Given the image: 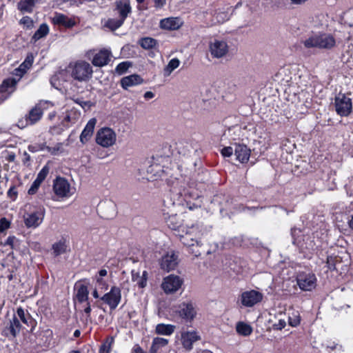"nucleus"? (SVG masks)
<instances>
[{
	"label": "nucleus",
	"mask_w": 353,
	"mask_h": 353,
	"mask_svg": "<svg viewBox=\"0 0 353 353\" xmlns=\"http://www.w3.org/2000/svg\"><path fill=\"white\" fill-rule=\"evenodd\" d=\"M303 43L306 48L331 50L335 47L336 41L332 34L321 32L312 34Z\"/></svg>",
	"instance_id": "f257e3e1"
},
{
	"label": "nucleus",
	"mask_w": 353,
	"mask_h": 353,
	"mask_svg": "<svg viewBox=\"0 0 353 353\" xmlns=\"http://www.w3.org/2000/svg\"><path fill=\"white\" fill-rule=\"evenodd\" d=\"M53 106L54 103L50 101H40L26 114L24 118L18 121V127L22 129L28 125H34L41 120L43 112Z\"/></svg>",
	"instance_id": "f03ea898"
},
{
	"label": "nucleus",
	"mask_w": 353,
	"mask_h": 353,
	"mask_svg": "<svg viewBox=\"0 0 353 353\" xmlns=\"http://www.w3.org/2000/svg\"><path fill=\"white\" fill-rule=\"evenodd\" d=\"M66 71L73 79L79 82H87L92 76L93 70L91 65L85 61L70 63Z\"/></svg>",
	"instance_id": "7ed1b4c3"
},
{
	"label": "nucleus",
	"mask_w": 353,
	"mask_h": 353,
	"mask_svg": "<svg viewBox=\"0 0 353 353\" xmlns=\"http://www.w3.org/2000/svg\"><path fill=\"white\" fill-rule=\"evenodd\" d=\"M182 233L179 234L181 242L185 246L191 247L195 245H201V237L203 234L202 229L199 225L188 227L185 230L182 229Z\"/></svg>",
	"instance_id": "20e7f679"
},
{
	"label": "nucleus",
	"mask_w": 353,
	"mask_h": 353,
	"mask_svg": "<svg viewBox=\"0 0 353 353\" xmlns=\"http://www.w3.org/2000/svg\"><path fill=\"white\" fill-rule=\"evenodd\" d=\"M46 210L43 207L36 208L34 210L27 212L23 216L24 224L28 228H37L43 221Z\"/></svg>",
	"instance_id": "39448f33"
},
{
	"label": "nucleus",
	"mask_w": 353,
	"mask_h": 353,
	"mask_svg": "<svg viewBox=\"0 0 353 353\" xmlns=\"http://www.w3.org/2000/svg\"><path fill=\"white\" fill-rule=\"evenodd\" d=\"M208 50L212 58L224 57L229 51V46L224 39L212 38L208 43Z\"/></svg>",
	"instance_id": "423d86ee"
},
{
	"label": "nucleus",
	"mask_w": 353,
	"mask_h": 353,
	"mask_svg": "<svg viewBox=\"0 0 353 353\" xmlns=\"http://www.w3.org/2000/svg\"><path fill=\"white\" fill-rule=\"evenodd\" d=\"M183 284V278L171 274L163 278L161 288L166 294H172L179 291Z\"/></svg>",
	"instance_id": "0eeeda50"
},
{
	"label": "nucleus",
	"mask_w": 353,
	"mask_h": 353,
	"mask_svg": "<svg viewBox=\"0 0 353 353\" xmlns=\"http://www.w3.org/2000/svg\"><path fill=\"white\" fill-rule=\"evenodd\" d=\"M95 139L98 145L103 148H109L116 143L117 134L112 129L103 128L97 131Z\"/></svg>",
	"instance_id": "6e6552de"
},
{
	"label": "nucleus",
	"mask_w": 353,
	"mask_h": 353,
	"mask_svg": "<svg viewBox=\"0 0 353 353\" xmlns=\"http://www.w3.org/2000/svg\"><path fill=\"white\" fill-rule=\"evenodd\" d=\"M336 112L341 117H347L352 110V99L345 94L339 93L334 99Z\"/></svg>",
	"instance_id": "1a4fd4ad"
},
{
	"label": "nucleus",
	"mask_w": 353,
	"mask_h": 353,
	"mask_svg": "<svg viewBox=\"0 0 353 353\" xmlns=\"http://www.w3.org/2000/svg\"><path fill=\"white\" fill-rule=\"evenodd\" d=\"M296 283L303 291H312L316 286V277L312 272H300L296 276Z\"/></svg>",
	"instance_id": "9d476101"
},
{
	"label": "nucleus",
	"mask_w": 353,
	"mask_h": 353,
	"mask_svg": "<svg viewBox=\"0 0 353 353\" xmlns=\"http://www.w3.org/2000/svg\"><path fill=\"white\" fill-rule=\"evenodd\" d=\"M101 300L107 304L111 310H115L121 301V291L120 288L114 285L110 292L101 297Z\"/></svg>",
	"instance_id": "9b49d317"
},
{
	"label": "nucleus",
	"mask_w": 353,
	"mask_h": 353,
	"mask_svg": "<svg viewBox=\"0 0 353 353\" xmlns=\"http://www.w3.org/2000/svg\"><path fill=\"white\" fill-rule=\"evenodd\" d=\"M21 329V325L19 320L16 315H13L12 319L5 324L1 335L12 341L19 334Z\"/></svg>",
	"instance_id": "f8f14e48"
},
{
	"label": "nucleus",
	"mask_w": 353,
	"mask_h": 353,
	"mask_svg": "<svg viewBox=\"0 0 353 353\" xmlns=\"http://www.w3.org/2000/svg\"><path fill=\"white\" fill-rule=\"evenodd\" d=\"M70 184L63 177L58 176L53 181V192L59 198L70 197Z\"/></svg>",
	"instance_id": "ddd939ff"
},
{
	"label": "nucleus",
	"mask_w": 353,
	"mask_h": 353,
	"mask_svg": "<svg viewBox=\"0 0 353 353\" xmlns=\"http://www.w3.org/2000/svg\"><path fill=\"white\" fill-rule=\"evenodd\" d=\"M178 263V255L174 251L168 252L159 261L161 268L167 272L174 270Z\"/></svg>",
	"instance_id": "4468645a"
},
{
	"label": "nucleus",
	"mask_w": 353,
	"mask_h": 353,
	"mask_svg": "<svg viewBox=\"0 0 353 353\" xmlns=\"http://www.w3.org/2000/svg\"><path fill=\"white\" fill-rule=\"evenodd\" d=\"M263 294L256 290H252L243 292L241 295V303L245 307H252L261 301Z\"/></svg>",
	"instance_id": "2eb2a0df"
},
{
	"label": "nucleus",
	"mask_w": 353,
	"mask_h": 353,
	"mask_svg": "<svg viewBox=\"0 0 353 353\" xmlns=\"http://www.w3.org/2000/svg\"><path fill=\"white\" fill-rule=\"evenodd\" d=\"M179 195L181 199H179V204H183V202L185 201L190 210L197 206L194 203L193 206L190 205L192 200H195L200 197V194L196 190L192 189L191 188L183 189L182 192H179Z\"/></svg>",
	"instance_id": "dca6fc26"
},
{
	"label": "nucleus",
	"mask_w": 353,
	"mask_h": 353,
	"mask_svg": "<svg viewBox=\"0 0 353 353\" xmlns=\"http://www.w3.org/2000/svg\"><path fill=\"white\" fill-rule=\"evenodd\" d=\"M175 311L183 319L192 320L196 315V310L190 302H183L175 306Z\"/></svg>",
	"instance_id": "f3484780"
},
{
	"label": "nucleus",
	"mask_w": 353,
	"mask_h": 353,
	"mask_svg": "<svg viewBox=\"0 0 353 353\" xmlns=\"http://www.w3.org/2000/svg\"><path fill=\"white\" fill-rule=\"evenodd\" d=\"M114 11L119 14V17L123 21L132 12V8L129 0H119L115 2Z\"/></svg>",
	"instance_id": "a211bd4d"
},
{
	"label": "nucleus",
	"mask_w": 353,
	"mask_h": 353,
	"mask_svg": "<svg viewBox=\"0 0 353 353\" xmlns=\"http://www.w3.org/2000/svg\"><path fill=\"white\" fill-rule=\"evenodd\" d=\"M200 339V336L195 331H187L181 333V343L185 349L190 350L193 343Z\"/></svg>",
	"instance_id": "6ab92c4d"
},
{
	"label": "nucleus",
	"mask_w": 353,
	"mask_h": 353,
	"mask_svg": "<svg viewBox=\"0 0 353 353\" xmlns=\"http://www.w3.org/2000/svg\"><path fill=\"white\" fill-rule=\"evenodd\" d=\"M160 27L164 30H178L183 25V21L179 17H168L160 21Z\"/></svg>",
	"instance_id": "aec40b11"
},
{
	"label": "nucleus",
	"mask_w": 353,
	"mask_h": 353,
	"mask_svg": "<svg viewBox=\"0 0 353 353\" xmlns=\"http://www.w3.org/2000/svg\"><path fill=\"white\" fill-rule=\"evenodd\" d=\"M251 150L245 145H235L234 154L236 159L241 163L248 162L250 157Z\"/></svg>",
	"instance_id": "412c9836"
},
{
	"label": "nucleus",
	"mask_w": 353,
	"mask_h": 353,
	"mask_svg": "<svg viewBox=\"0 0 353 353\" xmlns=\"http://www.w3.org/2000/svg\"><path fill=\"white\" fill-rule=\"evenodd\" d=\"M96 123L97 119L95 118L88 121L80 135V141L82 144H85L92 137Z\"/></svg>",
	"instance_id": "4be33fe9"
},
{
	"label": "nucleus",
	"mask_w": 353,
	"mask_h": 353,
	"mask_svg": "<svg viewBox=\"0 0 353 353\" xmlns=\"http://www.w3.org/2000/svg\"><path fill=\"white\" fill-rule=\"evenodd\" d=\"M110 56L111 52L110 50H101L94 56L92 63L95 66L102 67L108 63Z\"/></svg>",
	"instance_id": "5701e85b"
},
{
	"label": "nucleus",
	"mask_w": 353,
	"mask_h": 353,
	"mask_svg": "<svg viewBox=\"0 0 353 353\" xmlns=\"http://www.w3.org/2000/svg\"><path fill=\"white\" fill-rule=\"evenodd\" d=\"M46 0H20L17 8L22 13H31L35 6L43 3Z\"/></svg>",
	"instance_id": "b1692460"
},
{
	"label": "nucleus",
	"mask_w": 353,
	"mask_h": 353,
	"mask_svg": "<svg viewBox=\"0 0 353 353\" xmlns=\"http://www.w3.org/2000/svg\"><path fill=\"white\" fill-rule=\"evenodd\" d=\"M163 216L168 226L172 230H177L181 228L182 220L177 214L164 211Z\"/></svg>",
	"instance_id": "393cba45"
},
{
	"label": "nucleus",
	"mask_w": 353,
	"mask_h": 353,
	"mask_svg": "<svg viewBox=\"0 0 353 353\" xmlns=\"http://www.w3.org/2000/svg\"><path fill=\"white\" fill-rule=\"evenodd\" d=\"M143 82V79L140 75L134 74L123 77L121 80V85L123 89L128 90V88L140 85Z\"/></svg>",
	"instance_id": "a878e982"
},
{
	"label": "nucleus",
	"mask_w": 353,
	"mask_h": 353,
	"mask_svg": "<svg viewBox=\"0 0 353 353\" xmlns=\"http://www.w3.org/2000/svg\"><path fill=\"white\" fill-rule=\"evenodd\" d=\"M81 112L73 108L65 113L63 119V125L68 128L70 125L75 123L80 118Z\"/></svg>",
	"instance_id": "bb28decb"
},
{
	"label": "nucleus",
	"mask_w": 353,
	"mask_h": 353,
	"mask_svg": "<svg viewBox=\"0 0 353 353\" xmlns=\"http://www.w3.org/2000/svg\"><path fill=\"white\" fill-rule=\"evenodd\" d=\"M76 298L80 303H83L88 301L89 292L86 285L81 281L75 284Z\"/></svg>",
	"instance_id": "cd10ccee"
},
{
	"label": "nucleus",
	"mask_w": 353,
	"mask_h": 353,
	"mask_svg": "<svg viewBox=\"0 0 353 353\" xmlns=\"http://www.w3.org/2000/svg\"><path fill=\"white\" fill-rule=\"evenodd\" d=\"M291 79V72L288 67L280 68L274 77V80L281 84L288 83Z\"/></svg>",
	"instance_id": "c85d7f7f"
},
{
	"label": "nucleus",
	"mask_w": 353,
	"mask_h": 353,
	"mask_svg": "<svg viewBox=\"0 0 353 353\" xmlns=\"http://www.w3.org/2000/svg\"><path fill=\"white\" fill-rule=\"evenodd\" d=\"M132 280L135 282L139 288H144L147 285L148 281V272L143 271L141 274L139 272L132 270Z\"/></svg>",
	"instance_id": "c756f323"
},
{
	"label": "nucleus",
	"mask_w": 353,
	"mask_h": 353,
	"mask_svg": "<svg viewBox=\"0 0 353 353\" xmlns=\"http://www.w3.org/2000/svg\"><path fill=\"white\" fill-rule=\"evenodd\" d=\"M18 81L19 79H16L14 78H8L3 80L2 83L0 85V94H10L14 92Z\"/></svg>",
	"instance_id": "7c9ffc66"
},
{
	"label": "nucleus",
	"mask_w": 353,
	"mask_h": 353,
	"mask_svg": "<svg viewBox=\"0 0 353 353\" xmlns=\"http://www.w3.org/2000/svg\"><path fill=\"white\" fill-rule=\"evenodd\" d=\"M175 329V326L171 324L159 323L156 326V332L158 334L170 336Z\"/></svg>",
	"instance_id": "2f4dec72"
},
{
	"label": "nucleus",
	"mask_w": 353,
	"mask_h": 353,
	"mask_svg": "<svg viewBox=\"0 0 353 353\" xmlns=\"http://www.w3.org/2000/svg\"><path fill=\"white\" fill-rule=\"evenodd\" d=\"M52 21L54 24L62 25L66 27H70L73 23L65 15L63 14L56 13L52 18Z\"/></svg>",
	"instance_id": "473e14b6"
},
{
	"label": "nucleus",
	"mask_w": 353,
	"mask_h": 353,
	"mask_svg": "<svg viewBox=\"0 0 353 353\" xmlns=\"http://www.w3.org/2000/svg\"><path fill=\"white\" fill-rule=\"evenodd\" d=\"M168 343V340L163 338L156 337L152 341L150 352V353H157L159 348L165 347Z\"/></svg>",
	"instance_id": "72a5a7b5"
},
{
	"label": "nucleus",
	"mask_w": 353,
	"mask_h": 353,
	"mask_svg": "<svg viewBox=\"0 0 353 353\" xmlns=\"http://www.w3.org/2000/svg\"><path fill=\"white\" fill-rule=\"evenodd\" d=\"M18 319L21 320L24 324L29 325L32 323V319L28 312H25L24 310L19 307L17 309V314H15Z\"/></svg>",
	"instance_id": "f704fd0d"
},
{
	"label": "nucleus",
	"mask_w": 353,
	"mask_h": 353,
	"mask_svg": "<svg viewBox=\"0 0 353 353\" xmlns=\"http://www.w3.org/2000/svg\"><path fill=\"white\" fill-rule=\"evenodd\" d=\"M236 330L238 334L244 336H249L252 332V327L243 322L237 323Z\"/></svg>",
	"instance_id": "c9c22d12"
},
{
	"label": "nucleus",
	"mask_w": 353,
	"mask_h": 353,
	"mask_svg": "<svg viewBox=\"0 0 353 353\" xmlns=\"http://www.w3.org/2000/svg\"><path fill=\"white\" fill-rule=\"evenodd\" d=\"M301 316L298 311L292 310L288 313V323L292 327H296L300 324Z\"/></svg>",
	"instance_id": "e433bc0d"
},
{
	"label": "nucleus",
	"mask_w": 353,
	"mask_h": 353,
	"mask_svg": "<svg viewBox=\"0 0 353 353\" xmlns=\"http://www.w3.org/2000/svg\"><path fill=\"white\" fill-rule=\"evenodd\" d=\"M49 32V28L46 23L41 24L39 29L35 32L32 36V39L35 41L46 37Z\"/></svg>",
	"instance_id": "4c0bfd02"
},
{
	"label": "nucleus",
	"mask_w": 353,
	"mask_h": 353,
	"mask_svg": "<svg viewBox=\"0 0 353 353\" xmlns=\"http://www.w3.org/2000/svg\"><path fill=\"white\" fill-rule=\"evenodd\" d=\"M125 21L121 19V18H115V19H109L105 22V27L108 28L111 30H115L120 28L124 23Z\"/></svg>",
	"instance_id": "58836bf2"
},
{
	"label": "nucleus",
	"mask_w": 353,
	"mask_h": 353,
	"mask_svg": "<svg viewBox=\"0 0 353 353\" xmlns=\"http://www.w3.org/2000/svg\"><path fill=\"white\" fill-rule=\"evenodd\" d=\"M179 64L180 61L177 58L172 59L164 68V75L169 76L173 70L179 66Z\"/></svg>",
	"instance_id": "ea45409f"
},
{
	"label": "nucleus",
	"mask_w": 353,
	"mask_h": 353,
	"mask_svg": "<svg viewBox=\"0 0 353 353\" xmlns=\"http://www.w3.org/2000/svg\"><path fill=\"white\" fill-rule=\"evenodd\" d=\"M67 245L64 241H59L52 245L53 253L55 256L61 255L66 252Z\"/></svg>",
	"instance_id": "a19ab883"
},
{
	"label": "nucleus",
	"mask_w": 353,
	"mask_h": 353,
	"mask_svg": "<svg viewBox=\"0 0 353 353\" xmlns=\"http://www.w3.org/2000/svg\"><path fill=\"white\" fill-rule=\"evenodd\" d=\"M141 46L146 50L152 49L157 45V41L151 37H144L139 41Z\"/></svg>",
	"instance_id": "79ce46f5"
},
{
	"label": "nucleus",
	"mask_w": 353,
	"mask_h": 353,
	"mask_svg": "<svg viewBox=\"0 0 353 353\" xmlns=\"http://www.w3.org/2000/svg\"><path fill=\"white\" fill-rule=\"evenodd\" d=\"M93 280L95 282V287L101 290H107L108 288V283L105 278L94 276Z\"/></svg>",
	"instance_id": "37998d69"
},
{
	"label": "nucleus",
	"mask_w": 353,
	"mask_h": 353,
	"mask_svg": "<svg viewBox=\"0 0 353 353\" xmlns=\"http://www.w3.org/2000/svg\"><path fill=\"white\" fill-rule=\"evenodd\" d=\"M148 172L153 173L154 176L161 177L164 171L159 165L152 164L148 168Z\"/></svg>",
	"instance_id": "c03bdc74"
},
{
	"label": "nucleus",
	"mask_w": 353,
	"mask_h": 353,
	"mask_svg": "<svg viewBox=\"0 0 353 353\" xmlns=\"http://www.w3.org/2000/svg\"><path fill=\"white\" fill-rule=\"evenodd\" d=\"M86 303L85 306L83 309V322L85 324H87L92 321L90 313L92 311L90 303L88 301H85Z\"/></svg>",
	"instance_id": "a18cd8bd"
},
{
	"label": "nucleus",
	"mask_w": 353,
	"mask_h": 353,
	"mask_svg": "<svg viewBox=\"0 0 353 353\" xmlns=\"http://www.w3.org/2000/svg\"><path fill=\"white\" fill-rule=\"evenodd\" d=\"M130 65L131 63L129 61L121 62L117 65L115 72L119 75L123 74L128 70Z\"/></svg>",
	"instance_id": "49530a36"
},
{
	"label": "nucleus",
	"mask_w": 353,
	"mask_h": 353,
	"mask_svg": "<svg viewBox=\"0 0 353 353\" xmlns=\"http://www.w3.org/2000/svg\"><path fill=\"white\" fill-rule=\"evenodd\" d=\"M113 343L114 339L112 337L108 339L100 347L99 353H110Z\"/></svg>",
	"instance_id": "de8ad7c7"
},
{
	"label": "nucleus",
	"mask_w": 353,
	"mask_h": 353,
	"mask_svg": "<svg viewBox=\"0 0 353 353\" xmlns=\"http://www.w3.org/2000/svg\"><path fill=\"white\" fill-rule=\"evenodd\" d=\"M48 173H49V168H48V166L45 165L38 173L37 176L35 180L39 182L40 183H41L46 178Z\"/></svg>",
	"instance_id": "09e8293b"
},
{
	"label": "nucleus",
	"mask_w": 353,
	"mask_h": 353,
	"mask_svg": "<svg viewBox=\"0 0 353 353\" xmlns=\"http://www.w3.org/2000/svg\"><path fill=\"white\" fill-rule=\"evenodd\" d=\"M215 18L219 23H223L230 19V14L227 12H218L215 14Z\"/></svg>",
	"instance_id": "8fccbe9b"
},
{
	"label": "nucleus",
	"mask_w": 353,
	"mask_h": 353,
	"mask_svg": "<svg viewBox=\"0 0 353 353\" xmlns=\"http://www.w3.org/2000/svg\"><path fill=\"white\" fill-rule=\"evenodd\" d=\"M46 144L44 143H35L30 145L28 148V150L31 152H37L46 150Z\"/></svg>",
	"instance_id": "3c124183"
},
{
	"label": "nucleus",
	"mask_w": 353,
	"mask_h": 353,
	"mask_svg": "<svg viewBox=\"0 0 353 353\" xmlns=\"http://www.w3.org/2000/svg\"><path fill=\"white\" fill-rule=\"evenodd\" d=\"M18 239L14 236H9L5 241L4 245H8L14 249L18 245Z\"/></svg>",
	"instance_id": "603ef678"
},
{
	"label": "nucleus",
	"mask_w": 353,
	"mask_h": 353,
	"mask_svg": "<svg viewBox=\"0 0 353 353\" xmlns=\"http://www.w3.org/2000/svg\"><path fill=\"white\" fill-rule=\"evenodd\" d=\"M62 149V143H58L54 147H46V150L51 154L56 155Z\"/></svg>",
	"instance_id": "864d4df0"
},
{
	"label": "nucleus",
	"mask_w": 353,
	"mask_h": 353,
	"mask_svg": "<svg viewBox=\"0 0 353 353\" xmlns=\"http://www.w3.org/2000/svg\"><path fill=\"white\" fill-rule=\"evenodd\" d=\"M10 227V221L6 217L0 219V232H3Z\"/></svg>",
	"instance_id": "5fc2aeb1"
},
{
	"label": "nucleus",
	"mask_w": 353,
	"mask_h": 353,
	"mask_svg": "<svg viewBox=\"0 0 353 353\" xmlns=\"http://www.w3.org/2000/svg\"><path fill=\"white\" fill-rule=\"evenodd\" d=\"M41 184V183L34 180L32 185L30 186V189L28 190V194L30 195L34 194L37 192Z\"/></svg>",
	"instance_id": "6e6d98bb"
},
{
	"label": "nucleus",
	"mask_w": 353,
	"mask_h": 353,
	"mask_svg": "<svg viewBox=\"0 0 353 353\" xmlns=\"http://www.w3.org/2000/svg\"><path fill=\"white\" fill-rule=\"evenodd\" d=\"M8 196L12 201H14L17 197V191L14 186H12L8 191Z\"/></svg>",
	"instance_id": "4d7b16f0"
},
{
	"label": "nucleus",
	"mask_w": 353,
	"mask_h": 353,
	"mask_svg": "<svg viewBox=\"0 0 353 353\" xmlns=\"http://www.w3.org/2000/svg\"><path fill=\"white\" fill-rule=\"evenodd\" d=\"M20 23L23 24L24 26H26L28 28H30L32 26L33 21L30 17L26 16V17H23L20 20Z\"/></svg>",
	"instance_id": "13d9d810"
},
{
	"label": "nucleus",
	"mask_w": 353,
	"mask_h": 353,
	"mask_svg": "<svg viewBox=\"0 0 353 353\" xmlns=\"http://www.w3.org/2000/svg\"><path fill=\"white\" fill-rule=\"evenodd\" d=\"M221 153L225 157H230L233 154V149L232 147H225L221 150Z\"/></svg>",
	"instance_id": "bf43d9fd"
},
{
	"label": "nucleus",
	"mask_w": 353,
	"mask_h": 353,
	"mask_svg": "<svg viewBox=\"0 0 353 353\" xmlns=\"http://www.w3.org/2000/svg\"><path fill=\"white\" fill-rule=\"evenodd\" d=\"M286 325V322L284 319H279L277 323H275L273 325V327L276 330H281L284 328Z\"/></svg>",
	"instance_id": "052dcab7"
},
{
	"label": "nucleus",
	"mask_w": 353,
	"mask_h": 353,
	"mask_svg": "<svg viewBox=\"0 0 353 353\" xmlns=\"http://www.w3.org/2000/svg\"><path fill=\"white\" fill-rule=\"evenodd\" d=\"M33 61H34V58H33V56L32 55H28L25 61L23 62V65L26 66H28V68H30L31 67V65H32V63H33Z\"/></svg>",
	"instance_id": "680f3d73"
},
{
	"label": "nucleus",
	"mask_w": 353,
	"mask_h": 353,
	"mask_svg": "<svg viewBox=\"0 0 353 353\" xmlns=\"http://www.w3.org/2000/svg\"><path fill=\"white\" fill-rule=\"evenodd\" d=\"M108 274V271L105 269L100 270L98 273L95 275L99 277L105 278Z\"/></svg>",
	"instance_id": "e2e57ef3"
},
{
	"label": "nucleus",
	"mask_w": 353,
	"mask_h": 353,
	"mask_svg": "<svg viewBox=\"0 0 353 353\" xmlns=\"http://www.w3.org/2000/svg\"><path fill=\"white\" fill-rule=\"evenodd\" d=\"M154 97V94L151 91H148L144 94V98L147 100L152 99Z\"/></svg>",
	"instance_id": "0e129e2a"
},
{
	"label": "nucleus",
	"mask_w": 353,
	"mask_h": 353,
	"mask_svg": "<svg viewBox=\"0 0 353 353\" xmlns=\"http://www.w3.org/2000/svg\"><path fill=\"white\" fill-rule=\"evenodd\" d=\"M165 1L166 0H154L155 6L161 8L165 3Z\"/></svg>",
	"instance_id": "69168bd1"
},
{
	"label": "nucleus",
	"mask_w": 353,
	"mask_h": 353,
	"mask_svg": "<svg viewBox=\"0 0 353 353\" xmlns=\"http://www.w3.org/2000/svg\"><path fill=\"white\" fill-rule=\"evenodd\" d=\"M292 4L301 5L305 3L307 0H289Z\"/></svg>",
	"instance_id": "338daca9"
},
{
	"label": "nucleus",
	"mask_w": 353,
	"mask_h": 353,
	"mask_svg": "<svg viewBox=\"0 0 353 353\" xmlns=\"http://www.w3.org/2000/svg\"><path fill=\"white\" fill-rule=\"evenodd\" d=\"M14 74L19 77V80L20 78L24 74L23 71H21L19 68H16L14 71Z\"/></svg>",
	"instance_id": "774afa93"
}]
</instances>
